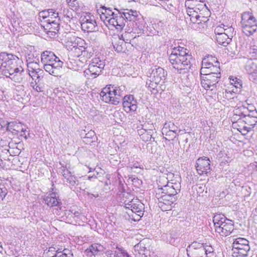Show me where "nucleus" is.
Returning a JSON list of instances; mask_svg holds the SVG:
<instances>
[{"label":"nucleus","mask_w":257,"mask_h":257,"mask_svg":"<svg viewBox=\"0 0 257 257\" xmlns=\"http://www.w3.org/2000/svg\"><path fill=\"white\" fill-rule=\"evenodd\" d=\"M22 63L21 60L12 54H0V70L5 76L18 83L25 78L24 69L20 65Z\"/></svg>","instance_id":"f257e3e1"},{"label":"nucleus","mask_w":257,"mask_h":257,"mask_svg":"<svg viewBox=\"0 0 257 257\" xmlns=\"http://www.w3.org/2000/svg\"><path fill=\"white\" fill-rule=\"evenodd\" d=\"M191 56L187 49L174 47L169 55V60L172 67L180 73H185L190 67Z\"/></svg>","instance_id":"f03ea898"},{"label":"nucleus","mask_w":257,"mask_h":257,"mask_svg":"<svg viewBox=\"0 0 257 257\" xmlns=\"http://www.w3.org/2000/svg\"><path fill=\"white\" fill-rule=\"evenodd\" d=\"M97 11L102 21L116 29L120 30L125 26L123 10L120 12L115 9L101 6Z\"/></svg>","instance_id":"7ed1b4c3"},{"label":"nucleus","mask_w":257,"mask_h":257,"mask_svg":"<svg viewBox=\"0 0 257 257\" xmlns=\"http://www.w3.org/2000/svg\"><path fill=\"white\" fill-rule=\"evenodd\" d=\"M191 21L190 27L196 31H202L207 27L208 18L204 16L205 12H208L205 4H198L194 10H186Z\"/></svg>","instance_id":"20e7f679"},{"label":"nucleus","mask_w":257,"mask_h":257,"mask_svg":"<svg viewBox=\"0 0 257 257\" xmlns=\"http://www.w3.org/2000/svg\"><path fill=\"white\" fill-rule=\"evenodd\" d=\"M123 201L124 207L128 210L126 212L130 218L135 221L140 220L144 215V205L128 193L123 195Z\"/></svg>","instance_id":"39448f33"},{"label":"nucleus","mask_w":257,"mask_h":257,"mask_svg":"<svg viewBox=\"0 0 257 257\" xmlns=\"http://www.w3.org/2000/svg\"><path fill=\"white\" fill-rule=\"evenodd\" d=\"M41 62L43 64L44 70L50 74L58 76L60 74L63 62L53 52L49 51H44L41 54Z\"/></svg>","instance_id":"423d86ee"},{"label":"nucleus","mask_w":257,"mask_h":257,"mask_svg":"<svg viewBox=\"0 0 257 257\" xmlns=\"http://www.w3.org/2000/svg\"><path fill=\"white\" fill-rule=\"evenodd\" d=\"M123 87L111 85H106L102 89L100 96L104 102L117 105L122 99L124 94L122 90Z\"/></svg>","instance_id":"0eeeda50"},{"label":"nucleus","mask_w":257,"mask_h":257,"mask_svg":"<svg viewBox=\"0 0 257 257\" xmlns=\"http://www.w3.org/2000/svg\"><path fill=\"white\" fill-rule=\"evenodd\" d=\"M105 58L101 54L96 55L88 65V68L83 72L84 76L87 79L97 77L103 70L105 65Z\"/></svg>","instance_id":"6e6552de"},{"label":"nucleus","mask_w":257,"mask_h":257,"mask_svg":"<svg viewBox=\"0 0 257 257\" xmlns=\"http://www.w3.org/2000/svg\"><path fill=\"white\" fill-rule=\"evenodd\" d=\"M215 232L223 236L229 235L234 229L232 220L222 214H217L213 218Z\"/></svg>","instance_id":"1a4fd4ad"},{"label":"nucleus","mask_w":257,"mask_h":257,"mask_svg":"<svg viewBox=\"0 0 257 257\" xmlns=\"http://www.w3.org/2000/svg\"><path fill=\"white\" fill-rule=\"evenodd\" d=\"M123 17L126 20L133 22L134 28L138 34H141L145 30L146 23L140 13L136 10L125 9L123 10Z\"/></svg>","instance_id":"9d476101"},{"label":"nucleus","mask_w":257,"mask_h":257,"mask_svg":"<svg viewBox=\"0 0 257 257\" xmlns=\"http://www.w3.org/2000/svg\"><path fill=\"white\" fill-rule=\"evenodd\" d=\"M158 191L157 195H158V206L163 211L171 210L172 205L176 200V195L178 193L172 194L169 192L161 190V188H158Z\"/></svg>","instance_id":"9b49d317"},{"label":"nucleus","mask_w":257,"mask_h":257,"mask_svg":"<svg viewBox=\"0 0 257 257\" xmlns=\"http://www.w3.org/2000/svg\"><path fill=\"white\" fill-rule=\"evenodd\" d=\"M250 249L249 241L246 238L238 237L233 239L232 249L233 257H246Z\"/></svg>","instance_id":"f8f14e48"},{"label":"nucleus","mask_w":257,"mask_h":257,"mask_svg":"<svg viewBox=\"0 0 257 257\" xmlns=\"http://www.w3.org/2000/svg\"><path fill=\"white\" fill-rule=\"evenodd\" d=\"M241 25L242 32L247 36L252 35L257 31L256 21L251 13L246 12L242 15Z\"/></svg>","instance_id":"ddd939ff"},{"label":"nucleus","mask_w":257,"mask_h":257,"mask_svg":"<svg viewBox=\"0 0 257 257\" xmlns=\"http://www.w3.org/2000/svg\"><path fill=\"white\" fill-rule=\"evenodd\" d=\"M170 179L168 180L167 184L161 187V190L169 192V193L173 194L174 193H178L180 192L181 189V177L179 175H175L173 174L168 175L167 179Z\"/></svg>","instance_id":"4468645a"},{"label":"nucleus","mask_w":257,"mask_h":257,"mask_svg":"<svg viewBox=\"0 0 257 257\" xmlns=\"http://www.w3.org/2000/svg\"><path fill=\"white\" fill-rule=\"evenodd\" d=\"M82 30L84 32H93L97 30L94 17L90 14H85L80 19Z\"/></svg>","instance_id":"2eb2a0df"},{"label":"nucleus","mask_w":257,"mask_h":257,"mask_svg":"<svg viewBox=\"0 0 257 257\" xmlns=\"http://www.w3.org/2000/svg\"><path fill=\"white\" fill-rule=\"evenodd\" d=\"M86 43L85 41L80 38H73V40L67 42L66 47L74 56L78 57L81 56L82 49H84Z\"/></svg>","instance_id":"dca6fc26"},{"label":"nucleus","mask_w":257,"mask_h":257,"mask_svg":"<svg viewBox=\"0 0 257 257\" xmlns=\"http://www.w3.org/2000/svg\"><path fill=\"white\" fill-rule=\"evenodd\" d=\"M186 251L190 257H205L204 245L197 242H193L189 245Z\"/></svg>","instance_id":"f3484780"},{"label":"nucleus","mask_w":257,"mask_h":257,"mask_svg":"<svg viewBox=\"0 0 257 257\" xmlns=\"http://www.w3.org/2000/svg\"><path fill=\"white\" fill-rule=\"evenodd\" d=\"M234 34V29L232 27L227 28L226 33L216 36L217 43L223 46H226L231 41Z\"/></svg>","instance_id":"a211bd4d"},{"label":"nucleus","mask_w":257,"mask_h":257,"mask_svg":"<svg viewBox=\"0 0 257 257\" xmlns=\"http://www.w3.org/2000/svg\"><path fill=\"white\" fill-rule=\"evenodd\" d=\"M210 161L206 157L199 158L196 163L197 172L200 175L207 174L210 171Z\"/></svg>","instance_id":"6ab92c4d"},{"label":"nucleus","mask_w":257,"mask_h":257,"mask_svg":"<svg viewBox=\"0 0 257 257\" xmlns=\"http://www.w3.org/2000/svg\"><path fill=\"white\" fill-rule=\"evenodd\" d=\"M122 105L124 110L127 113L135 112L138 108L137 100L133 95L124 96L123 97Z\"/></svg>","instance_id":"aec40b11"},{"label":"nucleus","mask_w":257,"mask_h":257,"mask_svg":"<svg viewBox=\"0 0 257 257\" xmlns=\"http://www.w3.org/2000/svg\"><path fill=\"white\" fill-rule=\"evenodd\" d=\"M167 75V71L160 67L154 68L150 74V78L153 81L163 84L165 82Z\"/></svg>","instance_id":"412c9836"},{"label":"nucleus","mask_w":257,"mask_h":257,"mask_svg":"<svg viewBox=\"0 0 257 257\" xmlns=\"http://www.w3.org/2000/svg\"><path fill=\"white\" fill-rule=\"evenodd\" d=\"M245 69L249 75V79L252 81L257 82V60H248L246 63Z\"/></svg>","instance_id":"4be33fe9"},{"label":"nucleus","mask_w":257,"mask_h":257,"mask_svg":"<svg viewBox=\"0 0 257 257\" xmlns=\"http://www.w3.org/2000/svg\"><path fill=\"white\" fill-rule=\"evenodd\" d=\"M130 33L125 32L122 35L123 39L119 38L114 44V49L117 52H124L126 49V43H128L131 41L130 39H127Z\"/></svg>","instance_id":"5701e85b"},{"label":"nucleus","mask_w":257,"mask_h":257,"mask_svg":"<svg viewBox=\"0 0 257 257\" xmlns=\"http://www.w3.org/2000/svg\"><path fill=\"white\" fill-rule=\"evenodd\" d=\"M104 247L99 243H93L87 248L84 251V254L87 257H95L103 251Z\"/></svg>","instance_id":"b1692460"},{"label":"nucleus","mask_w":257,"mask_h":257,"mask_svg":"<svg viewBox=\"0 0 257 257\" xmlns=\"http://www.w3.org/2000/svg\"><path fill=\"white\" fill-rule=\"evenodd\" d=\"M45 203L49 207L59 206L61 204L60 200L55 192L47 193L44 196Z\"/></svg>","instance_id":"393cba45"},{"label":"nucleus","mask_w":257,"mask_h":257,"mask_svg":"<svg viewBox=\"0 0 257 257\" xmlns=\"http://www.w3.org/2000/svg\"><path fill=\"white\" fill-rule=\"evenodd\" d=\"M107 257H130L125 250L122 247L117 245L111 250H108L105 252Z\"/></svg>","instance_id":"a878e982"},{"label":"nucleus","mask_w":257,"mask_h":257,"mask_svg":"<svg viewBox=\"0 0 257 257\" xmlns=\"http://www.w3.org/2000/svg\"><path fill=\"white\" fill-rule=\"evenodd\" d=\"M201 84L206 90L210 91L211 94L216 93L217 84L212 83V81L208 78L205 75H201Z\"/></svg>","instance_id":"bb28decb"},{"label":"nucleus","mask_w":257,"mask_h":257,"mask_svg":"<svg viewBox=\"0 0 257 257\" xmlns=\"http://www.w3.org/2000/svg\"><path fill=\"white\" fill-rule=\"evenodd\" d=\"M7 127L8 129L10 131H14L23 133L21 134L20 136L23 137L25 140L28 139V137L26 134V132L27 131L26 128L23 127L21 123H18L14 121L10 122L8 123Z\"/></svg>","instance_id":"cd10ccee"},{"label":"nucleus","mask_w":257,"mask_h":257,"mask_svg":"<svg viewBox=\"0 0 257 257\" xmlns=\"http://www.w3.org/2000/svg\"><path fill=\"white\" fill-rule=\"evenodd\" d=\"M212 74L220 75V64L209 66H202L200 69V75H206V74Z\"/></svg>","instance_id":"c85d7f7f"},{"label":"nucleus","mask_w":257,"mask_h":257,"mask_svg":"<svg viewBox=\"0 0 257 257\" xmlns=\"http://www.w3.org/2000/svg\"><path fill=\"white\" fill-rule=\"evenodd\" d=\"M67 65L69 69L78 71L82 70L84 62L79 59L69 58Z\"/></svg>","instance_id":"c756f323"},{"label":"nucleus","mask_w":257,"mask_h":257,"mask_svg":"<svg viewBox=\"0 0 257 257\" xmlns=\"http://www.w3.org/2000/svg\"><path fill=\"white\" fill-rule=\"evenodd\" d=\"M245 124L254 127L257 123V111L250 109L248 114L245 116L243 120Z\"/></svg>","instance_id":"7c9ffc66"},{"label":"nucleus","mask_w":257,"mask_h":257,"mask_svg":"<svg viewBox=\"0 0 257 257\" xmlns=\"http://www.w3.org/2000/svg\"><path fill=\"white\" fill-rule=\"evenodd\" d=\"M250 110L244 105L235 108L233 110V113L234 116L239 117L237 119V122H241L245 116L248 114Z\"/></svg>","instance_id":"2f4dec72"},{"label":"nucleus","mask_w":257,"mask_h":257,"mask_svg":"<svg viewBox=\"0 0 257 257\" xmlns=\"http://www.w3.org/2000/svg\"><path fill=\"white\" fill-rule=\"evenodd\" d=\"M66 182L69 183L71 189L75 192H78L80 190L82 189L81 183L78 180L74 175L71 176L70 178L66 180Z\"/></svg>","instance_id":"473e14b6"},{"label":"nucleus","mask_w":257,"mask_h":257,"mask_svg":"<svg viewBox=\"0 0 257 257\" xmlns=\"http://www.w3.org/2000/svg\"><path fill=\"white\" fill-rule=\"evenodd\" d=\"M147 85H148V89L154 94L158 93L159 89L162 86V84L161 83H157L151 78L147 82Z\"/></svg>","instance_id":"72a5a7b5"},{"label":"nucleus","mask_w":257,"mask_h":257,"mask_svg":"<svg viewBox=\"0 0 257 257\" xmlns=\"http://www.w3.org/2000/svg\"><path fill=\"white\" fill-rule=\"evenodd\" d=\"M145 241V240L144 239L134 246L133 253L136 257H137V255L138 253L140 254V255H144V253L145 252L146 249Z\"/></svg>","instance_id":"f704fd0d"},{"label":"nucleus","mask_w":257,"mask_h":257,"mask_svg":"<svg viewBox=\"0 0 257 257\" xmlns=\"http://www.w3.org/2000/svg\"><path fill=\"white\" fill-rule=\"evenodd\" d=\"M60 18H57L55 22L52 23L46 24L45 27L47 29H49V32L56 33L58 32L60 28Z\"/></svg>","instance_id":"c9c22d12"},{"label":"nucleus","mask_w":257,"mask_h":257,"mask_svg":"<svg viewBox=\"0 0 257 257\" xmlns=\"http://www.w3.org/2000/svg\"><path fill=\"white\" fill-rule=\"evenodd\" d=\"M138 133L141 139L144 142H154L155 138L153 137L154 133H147L144 131H138Z\"/></svg>","instance_id":"e433bc0d"},{"label":"nucleus","mask_w":257,"mask_h":257,"mask_svg":"<svg viewBox=\"0 0 257 257\" xmlns=\"http://www.w3.org/2000/svg\"><path fill=\"white\" fill-rule=\"evenodd\" d=\"M217 63H219L216 58L212 56H208L202 60V66L214 65Z\"/></svg>","instance_id":"4c0bfd02"},{"label":"nucleus","mask_w":257,"mask_h":257,"mask_svg":"<svg viewBox=\"0 0 257 257\" xmlns=\"http://www.w3.org/2000/svg\"><path fill=\"white\" fill-rule=\"evenodd\" d=\"M249 54L251 59L257 60V41L252 40L250 42Z\"/></svg>","instance_id":"58836bf2"},{"label":"nucleus","mask_w":257,"mask_h":257,"mask_svg":"<svg viewBox=\"0 0 257 257\" xmlns=\"http://www.w3.org/2000/svg\"><path fill=\"white\" fill-rule=\"evenodd\" d=\"M96 139L95 133L93 131H90L85 134V137H83V142L87 144L95 142Z\"/></svg>","instance_id":"ea45409f"},{"label":"nucleus","mask_w":257,"mask_h":257,"mask_svg":"<svg viewBox=\"0 0 257 257\" xmlns=\"http://www.w3.org/2000/svg\"><path fill=\"white\" fill-rule=\"evenodd\" d=\"M70 217H72L75 220V222L78 223H80L79 221L81 220L82 222H84L86 218L84 215L81 214L78 211H75L72 212L71 211V213L69 214Z\"/></svg>","instance_id":"a19ab883"},{"label":"nucleus","mask_w":257,"mask_h":257,"mask_svg":"<svg viewBox=\"0 0 257 257\" xmlns=\"http://www.w3.org/2000/svg\"><path fill=\"white\" fill-rule=\"evenodd\" d=\"M229 27H232V26L231 24L225 25L224 24H221V25L217 26L214 30L216 36L223 34V33H226V31Z\"/></svg>","instance_id":"79ce46f5"},{"label":"nucleus","mask_w":257,"mask_h":257,"mask_svg":"<svg viewBox=\"0 0 257 257\" xmlns=\"http://www.w3.org/2000/svg\"><path fill=\"white\" fill-rule=\"evenodd\" d=\"M138 131H144V132H147L150 133H156L155 128L153 123H145L142 125V128L138 130Z\"/></svg>","instance_id":"37998d69"},{"label":"nucleus","mask_w":257,"mask_h":257,"mask_svg":"<svg viewBox=\"0 0 257 257\" xmlns=\"http://www.w3.org/2000/svg\"><path fill=\"white\" fill-rule=\"evenodd\" d=\"M162 128L164 133H166V130L174 133H177L178 131V127L174 123L170 121L166 122Z\"/></svg>","instance_id":"c03bdc74"},{"label":"nucleus","mask_w":257,"mask_h":257,"mask_svg":"<svg viewBox=\"0 0 257 257\" xmlns=\"http://www.w3.org/2000/svg\"><path fill=\"white\" fill-rule=\"evenodd\" d=\"M230 82L235 88L240 89L242 86V81L239 79L235 77L231 76L229 77Z\"/></svg>","instance_id":"a18cd8bd"},{"label":"nucleus","mask_w":257,"mask_h":257,"mask_svg":"<svg viewBox=\"0 0 257 257\" xmlns=\"http://www.w3.org/2000/svg\"><path fill=\"white\" fill-rule=\"evenodd\" d=\"M92 48L86 43V46L84 47V49H82L81 55H83L84 57L89 58L92 56Z\"/></svg>","instance_id":"49530a36"},{"label":"nucleus","mask_w":257,"mask_h":257,"mask_svg":"<svg viewBox=\"0 0 257 257\" xmlns=\"http://www.w3.org/2000/svg\"><path fill=\"white\" fill-rule=\"evenodd\" d=\"M28 71H40L39 61H35L34 62H29L27 64Z\"/></svg>","instance_id":"de8ad7c7"},{"label":"nucleus","mask_w":257,"mask_h":257,"mask_svg":"<svg viewBox=\"0 0 257 257\" xmlns=\"http://www.w3.org/2000/svg\"><path fill=\"white\" fill-rule=\"evenodd\" d=\"M58 251H60L59 248L56 246H52L50 247L47 252H45V255L47 257H55V254Z\"/></svg>","instance_id":"09e8293b"},{"label":"nucleus","mask_w":257,"mask_h":257,"mask_svg":"<svg viewBox=\"0 0 257 257\" xmlns=\"http://www.w3.org/2000/svg\"><path fill=\"white\" fill-rule=\"evenodd\" d=\"M60 172H61L63 177L67 180L71 177L73 175L71 172L66 167L62 166L60 169Z\"/></svg>","instance_id":"8fccbe9b"},{"label":"nucleus","mask_w":257,"mask_h":257,"mask_svg":"<svg viewBox=\"0 0 257 257\" xmlns=\"http://www.w3.org/2000/svg\"><path fill=\"white\" fill-rule=\"evenodd\" d=\"M74 240L77 244L81 245L89 241V238L86 235H80L75 237Z\"/></svg>","instance_id":"3c124183"},{"label":"nucleus","mask_w":257,"mask_h":257,"mask_svg":"<svg viewBox=\"0 0 257 257\" xmlns=\"http://www.w3.org/2000/svg\"><path fill=\"white\" fill-rule=\"evenodd\" d=\"M205 257H214V249L210 245H204Z\"/></svg>","instance_id":"603ef678"},{"label":"nucleus","mask_w":257,"mask_h":257,"mask_svg":"<svg viewBox=\"0 0 257 257\" xmlns=\"http://www.w3.org/2000/svg\"><path fill=\"white\" fill-rule=\"evenodd\" d=\"M72 254L68 249H65L63 252L58 251L55 254V257H72Z\"/></svg>","instance_id":"864d4df0"},{"label":"nucleus","mask_w":257,"mask_h":257,"mask_svg":"<svg viewBox=\"0 0 257 257\" xmlns=\"http://www.w3.org/2000/svg\"><path fill=\"white\" fill-rule=\"evenodd\" d=\"M208 78L212 81V83L214 84H217L218 82L219 79L220 77V75L212 74H206L205 75Z\"/></svg>","instance_id":"5fc2aeb1"},{"label":"nucleus","mask_w":257,"mask_h":257,"mask_svg":"<svg viewBox=\"0 0 257 257\" xmlns=\"http://www.w3.org/2000/svg\"><path fill=\"white\" fill-rule=\"evenodd\" d=\"M162 133L163 135H165L166 137L168 138H165L166 140H173L176 137L177 133L172 132L171 131H169L168 130H166V133H164L163 131V128L162 129Z\"/></svg>","instance_id":"6e6d98bb"},{"label":"nucleus","mask_w":257,"mask_h":257,"mask_svg":"<svg viewBox=\"0 0 257 257\" xmlns=\"http://www.w3.org/2000/svg\"><path fill=\"white\" fill-rule=\"evenodd\" d=\"M30 85L33 87L34 90L37 92H42L44 90L43 86L40 83H37L36 80H35V82H32Z\"/></svg>","instance_id":"4d7b16f0"},{"label":"nucleus","mask_w":257,"mask_h":257,"mask_svg":"<svg viewBox=\"0 0 257 257\" xmlns=\"http://www.w3.org/2000/svg\"><path fill=\"white\" fill-rule=\"evenodd\" d=\"M39 16L41 22L43 21L44 22H45L46 20L49 18V9L40 12L39 14Z\"/></svg>","instance_id":"13d9d810"},{"label":"nucleus","mask_w":257,"mask_h":257,"mask_svg":"<svg viewBox=\"0 0 257 257\" xmlns=\"http://www.w3.org/2000/svg\"><path fill=\"white\" fill-rule=\"evenodd\" d=\"M154 252L153 251L150 250V246L148 245V246H146L145 252H144V255H140V254L138 253L137 257H153V255H154Z\"/></svg>","instance_id":"bf43d9fd"},{"label":"nucleus","mask_w":257,"mask_h":257,"mask_svg":"<svg viewBox=\"0 0 257 257\" xmlns=\"http://www.w3.org/2000/svg\"><path fill=\"white\" fill-rule=\"evenodd\" d=\"M253 126L248 125L247 124L244 125L242 126V128H239L237 130L241 132L242 134L245 135L248 132H250L253 128Z\"/></svg>","instance_id":"052dcab7"},{"label":"nucleus","mask_w":257,"mask_h":257,"mask_svg":"<svg viewBox=\"0 0 257 257\" xmlns=\"http://www.w3.org/2000/svg\"><path fill=\"white\" fill-rule=\"evenodd\" d=\"M130 167L132 170L134 169H143L144 168L143 165L140 162H138L137 161L132 162L130 164Z\"/></svg>","instance_id":"680f3d73"},{"label":"nucleus","mask_w":257,"mask_h":257,"mask_svg":"<svg viewBox=\"0 0 257 257\" xmlns=\"http://www.w3.org/2000/svg\"><path fill=\"white\" fill-rule=\"evenodd\" d=\"M7 194V190L4 185L0 183V200H3Z\"/></svg>","instance_id":"e2e57ef3"},{"label":"nucleus","mask_w":257,"mask_h":257,"mask_svg":"<svg viewBox=\"0 0 257 257\" xmlns=\"http://www.w3.org/2000/svg\"><path fill=\"white\" fill-rule=\"evenodd\" d=\"M235 96V93L233 91L225 90L224 97L227 99H233Z\"/></svg>","instance_id":"0e129e2a"},{"label":"nucleus","mask_w":257,"mask_h":257,"mask_svg":"<svg viewBox=\"0 0 257 257\" xmlns=\"http://www.w3.org/2000/svg\"><path fill=\"white\" fill-rule=\"evenodd\" d=\"M193 1L191 0H187L185 2V6L186 8V10L195 9V6L193 4Z\"/></svg>","instance_id":"69168bd1"},{"label":"nucleus","mask_w":257,"mask_h":257,"mask_svg":"<svg viewBox=\"0 0 257 257\" xmlns=\"http://www.w3.org/2000/svg\"><path fill=\"white\" fill-rule=\"evenodd\" d=\"M26 58L27 64H28L29 62L39 61V59L35 57L33 55L28 54V55L26 57Z\"/></svg>","instance_id":"338daca9"},{"label":"nucleus","mask_w":257,"mask_h":257,"mask_svg":"<svg viewBox=\"0 0 257 257\" xmlns=\"http://www.w3.org/2000/svg\"><path fill=\"white\" fill-rule=\"evenodd\" d=\"M51 17H61L58 12L54 11L53 9H49V18Z\"/></svg>","instance_id":"774afa93"}]
</instances>
